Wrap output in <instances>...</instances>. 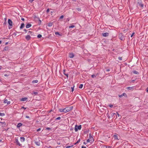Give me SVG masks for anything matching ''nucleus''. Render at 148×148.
Wrapping results in <instances>:
<instances>
[{
	"mask_svg": "<svg viewBox=\"0 0 148 148\" xmlns=\"http://www.w3.org/2000/svg\"><path fill=\"white\" fill-rule=\"evenodd\" d=\"M1 69V67L0 66V70Z\"/></svg>",
	"mask_w": 148,
	"mask_h": 148,
	"instance_id": "obj_64",
	"label": "nucleus"
},
{
	"mask_svg": "<svg viewBox=\"0 0 148 148\" xmlns=\"http://www.w3.org/2000/svg\"><path fill=\"white\" fill-rule=\"evenodd\" d=\"M42 37V35L40 34H39L37 36V37L38 38H40Z\"/></svg>",
	"mask_w": 148,
	"mask_h": 148,
	"instance_id": "obj_32",
	"label": "nucleus"
},
{
	"mask_svg": "<svg viewBox=\"0 0 148 148\" xmlns=\"http://www.w3.org/2000/svg\"><path fill=\"white\" fill-rule=\"evenodd\" d=\"M22 108H23L24 109H26V108H25V107H23H23H22Z\"/></svg>",
	"mask_w": 148,
	"mask_h": 148,
	"instance_id": "obj_57",
	"label": "nucleus"
},
{
	"mask_svg": "<svg viewBox=\"0 0 148 148\" xmlns=\"http://www.w3.org/2000/svg\"><path fill=\"white\" fill-rule=\"evenodd\" d=\"M41 130V129L40 128H39L37 130V131H40Z\"/></svg>",
	"mask_w": 148,
	"mask_h": 148,
	"instance_id": "obj_49",
	"label": "nucleus"
},
{
	"mask_svg": "<svg viewBox=\"0 0 148 148\" xmlns=\"http://www.w3.org/2000/svg\"><path fill=\"white\" fill-rule=\"evenodd\" d=\"M73 108V106H70L66 107L64 109V112H67L70 111L71 110H72Z\"/></svg>",
	"mask_w": 148,
	"mask_h": 148,
	"instance_id": "obj_1",
	"label": "nucleus"
},
{
	"mask_svg": "<svg viewBox=\"0 0 148 148\" xmlns=\"http://www.w3.org/2000/svg\"><path fill=\"white\" fill-rule=\"evenodd\" d=\"M2 42V41L1 40H0V44H1Z\"/></svg>",
	"mask_w": 148,
	"mask_h": 148,
	"instance_id": "obj_62",
	"label": "nucleus"
},
{
	"mask_svg": "<svg viewBox=\"0 0 148 148\" xmlns=\"http://www.w3.org/2000/svg\"><path fill=\"white\" fill-rule=\"evenodd\" d=\"M35 144L37 146H40V143L39 141H36L35 142Z\"/></svg>",
	"mask_w": 148,
	"mask_h": 148,
	"instance_id": "obj_18",
	"label": "nucleus"
},
{
	"mask_svg": "<svg viewBox=\"0 0 148 148\" xmlns=\"http://www.w3.org/2000/svg\"><path fill=\"white\" fill-rule=\"evenodd\" d=\"M8 24L10 26H12V21L10 19H8Z\"/></svg>",
	"mask_w": 148,
	"mask_h": 148,
	"instance_id": "obj_6",
	"label": "nucleus"
},
{
	"mask_svg": "<svg viewBox=\"0 0 148 148\" xmlns=\"http://www.w3.org/2000/svg\"><path fill=\"white\" fill-rule=\"evenodd\" d=\"M71 88L72 89L71 91L73 92L74 90V86L73 87H71Z\"/></svg>",
	"mask_w": 148,
	"mask_h": 148,
	"instance_id": "obj_43",
	"label": "nucleus"
},
{
	"mask_svg": "<svg viewBox=\"0 0 148 148\" xmlns=\"http://www.w3.org/2000/svg\"><path fill=\"white\" fill-rule=\"evenodd\" d=\"M63 73L65 75L66 77L68 78L69 77V74L66 73V70H64L63 71Z\"/></svg>",
	"mask_w": 148,
	"mask_h": 148,
	"instance_id": "obj_13",
	"label": "nucleus"
},
{
	"mask_svg": "<svg viewBox=\"0 0 148 148\" xmlns=\"http://www.w3.org/2000/svg\"><path fill=\"white\" fill-rule=\"evenodd\" d=\"M46 129L47 130H50L51 129L50 128L48 127H47L46 128Z\"/></svg>",
	"mask_w": 148,
	"mask_h": 148,
	"instance_id": "obj_53",
	"label": "nucleus"
},
{
	"mask_svg": "<svg viewBox=\"0 0 148 148\" xmlns=\"http://www.w3.org/2000/svg\"><path fill=\"white\" fill-rule=\"evenodd\" d=\"M8 74H5L4 75L5 76L7 77L10 75L9 74H10V72H8Z\"/></svg>",
	"mask_w": 148,
	"mask_h": 148,
	"instance_id": "obj_25",
	"label": "nucleus"
},
{
	"mask_svg": "<svg viewBox=\"0 0 148 148\" xmlns=\"http://www.w3.org/2000/svg\"><path fill=\"white\" fill-rule=\"evenodd\" d=\"M25 117L27 118H28V119H29L30 118L29 116H26Z\"/></svg>",
	"mask_w": 148,
	"mask_h": 148,
	"instance_id": "obj_51",
	"label": "nucleus"
},
{
	"mask_svg": "<svg viewBox=\"0 0 148 148\" xmlns=\"http://www.w3.org/2000/svg\"><path fill=\"white\" fill-rule=\"evenodd\" d=\"M67 20H68V21H69V18H67Z\"/></svg>",
	"mask_w": 148,
	"mask_h": 148,
	"instance_id": "obj_63",
	"label": "nucleus"
},
{
	"mask_svg": "<svg viewBox=\"0 0 148 148\" xmlns=\"http://www.w3.org/2000/svg\"><path fill=\"white\" fill-rule=\"evenodd\" d=\"M55 34L56 35H60V34L58 32H56Z\"/></svg>",
	"mask_w": 148,
	"mask_h": 148,
	"instance_id": "obj_38",
	"label": "nucleus"
},
{
	"mask_svg": "<svg viewBox=\"0 0 148 148\" xmlns=\"http://www.w3.org/2000/svg\"><path fill=\"white\" fill-rule=\"evenodd\" d=\"M61 119L60 117H58L56 119V120H60Z\"/></svg>",
	"mask_w": 148,
	"mask_h": 148,
	"instance_id": "obj_36",
	"label": "nucleus"
},
{
	"mask_svg": "<svg viewBox=\"0 0 148 148\" xmlns=\"http://www.w3.org/2000/svg\"><path fill=\"white\" fill-rule=\"evenodd\" d=\"M75 27V25H72L70 26L69 27V28H73Z\"/></svg>",
	"mask_w": 148,
	"mask_h": 148,
	"instance_id": "obj_33",
	"label": "nucleus"
},
{
	"mask_svg": "<svg viewBox=\"0 0 148 148\" xmlns=\"http://www.w3.org/2000/svg\"><path fill=\"white\" fill-rule=\"evenodd\" d=\"M133 73L134 74H137V75H138L139 74V72L137 71H133Z\"/></svg>",
	"mask_w": 148,
	"mask_h": 148,
	"instance_id": "obj_19",
	"label": "nucleus"
},
{
	"mask_svg": "<svg viewBox=\"0 0 148 148\" xmlns=\"http://www.w3.org/2000/svg\"><path fill=\"white\" fill-rule=\"evenodd\" d=\"M134 32L133 33H132V35H131V37H132L134 35Z\"/></svg>",
	"mask_w": 148,
	"mask_h": 148,
	"instance_id": "obj_45",
	"label": "nucleus"
},
{
	"mask_svg": "<svg viewBox=\"0 0 148 148\" xmlns=\"http://www.w3.org/2000/svg\"><path fill=\"white\" fill-rule=\"evenodd\" d=\"M82 148H86V147H84L83 146H82Z\"/></svg>",
	"mask_w": 148,
	"mask_h": 148,
	"instance_id": "obj_60",
	"label": "nucleus"
},
{
	"mask_svg": "<svg viewBox=\"0 0 148 148\" xmlns=\"http://www.w3.org/2000/svg\"><path fill=\"white\" fill-rule=\"evenodd\" d=\"M114 138L115 139H118V136L117 135H115L114 136Z\"/></svg>",
	"mask_w": 148,
	"mask_h": 148,
	"instance_id": "obj_35",
	"label": "nucleus"
},
{
	"mask_svg": "<svg viewBox=\"0 0 148 148\" xmlns=\"http://www.w3.org/2000/svg\"><path fill=\"white\" fill-rule=\"evenodd\" d=\"M109 106L110 108H112L113 106L112 105H110Z\"/></svg>",
	"mask_w": 148,
	"mask_h": 148,
	"instance_id": "obj_46",
	"label": "nucleus"
},
{
	"mask_svg": "<svg viewBox=\"0 0 148 148\" xmlns=\"http://www.w3.org/2000/svg\"><path fill=\"white\" fill-rule=\"evenodd\" d=\"M20 140L21 142H23L25 140V138L23 137H20Z\"/></svg>",
	"mask_w": 148,
	"mask_h": 148,
	"instance_id": "obj_14",
	"label": "nucleus"
},
{
	"mask_svg": "<svg viewBox=\"0 0 148 148\" xmlns=\"http://www.w3.org/2000/svg\"><path fill=\"white\" fill-rule=\"evenodd\" d=\"M146 91L148 92V87L147 88Z\"/></svg>",
	"mask_w": 148,
	"mask_h": 148,
	"instance_id": "obj_59",
	"label": "nucleus"
},
{
	"mask_svg": "<svg viewBox=\"0 0 148 148\" xmlns=\"http://www.w3.org/2000/svg\"><path fill=\"white\" fill-rule=\"evenodd\" d=\"M33 94L35 95H37L38 94V92H33Z\"/></svg>",
	"mask_w": 148,
	"mask_h": 148,
	"instance_id": "obj_39",
	"label": "nucleus"
},
{
	"mask_svg": "<svg viewBox=\"0 0 148 148\" xmlns=\"http://www.w3.org/2000/svg\"><path fill=\"white\" fill-rule=\"evenodd\" d=\"M8 49V47H5V48H4V50H7Z\"/></svg>",
	"mask_w": 148,
	"mask_h": 148,
	"instance_id": "obj_41",
	"label": "nucleus"
},
{
	"mask_svg": "<svg viewBox=\"0 0 148 148\" xmlns=\"http://www.w3.org/2000/svg\"><path fill=\"white\" fill-rule=\"evenodd\" d=\"M76 9L79 11H80L81 10V8H77Z\"/></svg>",
	"mask_w": 148,
	"mask_h": 148,
	"instance_id": "obj_30",
	"label": "nucleus"
},
{
	"mask_svg": "<svg viewBox=\"0 0 148 148\" xmlns=\"http://www.w3.org/2000/svg\"><path fill=\"white\" fill-rule=\"evenodd\" d=\"M116 113L118 117H119L120 116V115L118 113V112H116Z\"/></svg>",
	"mask_w": 148,
	"mask_h": 148,
	"instance_id": "obj_50",
	"label": "nucleus"
},
{
	"mask_svg": "<svg viewBox=\"0 0 148 148\" xmlns=\"http://www.w3.org/2000/svg\"><path fill=\"white\" fill-rule=\"evenodd\" d=\"M119 37L120 38V39L121 40H123V38L124 36H123V34L122 33H120L119 34Z\"/></svg>",
	"mask_w": 148,
	"mask_h": 148,
	"instance_id": "obj_5",
	"label": "nucleus"
},
{
	"mask_svg": "<svg viewBox=\"0 0 148 148\" xmlns=\"http://www.w3.org/2000/svg\"><path fill=\"white\" fill-rule=\"evenodd\" d=\"M49 12V9H48L47 10V12Z\"/></svg>",
	"mask_w": 148,
	"mask_h": 148,
	"instance_id": "obj_54",
	"label": "nucleus"
},
{
	"mask_svg": "<svg viewBox=\"0 0 148 148\" xmlns=\"http://www.w3.org/2000/svg\"><path fill=\"white\" fill-rule=\"evenodd\" d=\"M38 82V80H36L33 81L32 82L34 83H37Z\"/></svg>",
	"mask_w": 148,
	"mask_h": 148,
	"instance_id": "obj_23",
	"label": "nucleus"
},
{
	"mask_svg": "<svg viewBox=\"0 0 148 148\" xmlns=\"http://www.w3.org/2000/svg\"><path fill=\"white\" fill-rule=\"evenodd\" d=\"M118 59L120 60H122V57H118Z\"/></svg>",
	"mask_w": 148,
	"mask_h": 148,
	"instance_id": "obj_42",
	"label": "nucleus"
},
{
	"mask_svg": "<svg viewBox=\"0 0 148 148\" xmlns=\"http://www.w3.org/2000/svg\"><path fill=\"white\" fill-rule=\"evenodd\" d=\"M73 145H71V146H67L66 147V148H69L71 147H73Z\"/></svg>",
	"mask_w": 148,
	"mask_h": 148,
	"instance_id": "obj_34",
	"label": "nucleus"
},
{
	"mask_svg": "<svg viewBox=\"0 0 148 148\" xmlns=\"http://www.w3.org/2000/svg\"><path fill=\"white\" fill-rule=\"evenodd\" d=\"M21 20L22 21H25V19L24 18H21Z\"/></svg>",
	"mask_w": 148,
	"mask_h": 148,
	"instance_id": "obj_52",
	"label": "nucleus"
},
{
	"mask_svg": "<svg viewBox=\"0 0 148 148\" xmlns=\"http://www.w3.org/2000/svg\"><path fill=\"white\" fill-rule=\"evenodd\" d=\"M123 96H125V97H127V95L125 93H123L121 95H119V97L120 98L122 97Z\"/></svg>",
	"mask_w": 148,
	"mask_h": 148,
	"instance_id": "obj_8",
	"label": "nucleus"
},
{
	"mask_svg": "<svg viewBox=\"0 0 148 148\" xmlns=\"http://www.w3.org/2000/svg\"><path fill=\"white\" fill-rule=\"evenodd\" d=\"M52 24H53L52 23L50 22V23H49L48 25L49 26L51 27L52 26Z\"/></svg>",
	"mask_w": 148,
	"mask_h": 148,
	"instance_id": "obj_24",
	"label": "nucleus"
},
{
	"mask_svg": "<svg viewBox=\"0 0 148 148\" xmlns=\"http://www.w3.org/2000/svg\"><path fill=\"white\" fill-rule=\"evenodd\" d=\"M106 71H110V70H109V69H107V70H106Z\"/></svg>",
	"mask_w": 148,
	"mask_h": 148,
	"instance_id": "obj_61",
	"label": "nucleus"
},
{
	"mask_svg": "<svg viewBox=\"0 0 148 148\" xmlns=\"http://www.w3.org/2000/svg\"><path fill=\"white\" fill-rule=\"evenodd\" d=\"M109 34L108 33L106 32L103 34V36L104 37L108 36H109Z\"/></svg>",
	"mask_w": 148,
	"mask_h": 148,
	"instance_id": "obj_9",
	"label": "nucleus"
},
{
	"mask_svg": "<svg viewBox=\"0 0 148 148\" xmlns=\"http://www.w3.org/2000/svg\"><path fill=\"white\" fill-rule=\"evenodd\" d=\"M29 0V1L30 2H32L34 1V0Z\"/></svg>",
	"mask_w": 148,
	"mask_h": 148,
	"instance_id": "obj_55",
	"label": "nucleus"
},
{
	"mask_svg": "<svg viewBox=\"0 0 148 148\" xmlns=\"http://www.w3.org/2000/svg\"><path fill=\"white\" fill-rule=\"evenodd\" d=\"M137 4L138 5L140 6V7H143V5L142 3L141 0H138Z\"/></svg>",
	"mask_w": 148,
	"mask_h": 148,
	"instance_id": "obj_3",
	"label": "nucleus"
},
{
	"mask_svg": "<svg viewBox=\"0 0 148 148\" xmlns=\"http://www.w3.org/2000/svg\"><path fill=\"white\" fill-rule=\"evenodd\" d=\"M10 103V101H8L7 103V105H9Z\"/></svg>",
	"mask_w": 148,
	"mask_h": 148,
	"instance_id": "obj_47",
	"label": "nucleus"
},
{
	"mask_svg": "<svg viewBox=\"0 0 148 148\" xmlns=\"http://www.w3.org/2000/svg\"><path fill=\"white\" fill-rule=\"evenodd\" d=\"M104 147L103 148H111V147L110 146H106Z\"/></svg>",
	"mask_w": 148,
	"mask_h": 148,
	"instance_id": "obj_27",
	"label": "nucleus"
},
{
	"mask_svg": "<svg viewBox=\"0 0 148 148\" xmlns=\"http://www.w3.org/2000/svg\"><path fill=\"white\" fill-rule=\"evenodd\" d=\"M39 24L40 25L41 22V21L39 19Z\"/></svg>",
	"mask_w": 148,
	"mask_h": 148,
	"instance_id": "obj_56",
	"label": "nucleus"
},
{
	"mask_svg": "<svg viewBox=\"0 0 148 148\" xmlns=\"http://www.w3.org/2000/svg\"><path fill=\"white\" fill-rule=\"evenodd\" d=\"M91 142V141H90V139H88L87 140V143H88V142Z\"/></svg>",
	"mask_w": 148,
	"mask_h": 148,
	"instance_id": "obj_40",
	"label": "nucleus"
},
{
	"mask_svg": "<svg viewBox=\"0 0 148 148\" xmlns=\"http://www.w3.org/2000/svg\"><path fill=\"white\" fill-rule=\"evenodd\" d=\"M27 98H23L21 99V100L22 101H25L27 100Z\"/></svg>",
	"mask_w": 148,
	"mask_h": 148,
	"instance_id": "obj_21",
	"label": "nucleus"
},
{
	"mask_svg": "<svg viewBox=\"0 0 148 148\" xmlns=\"http://www.w3.org/2000/svg\"><path fill=\"white\" fill-rule=\"evenodd\" d=\"M80 139H79V140H78L77 141V143H79V141H80Z\"/></svg>",
	"mask_w": 148,
	"mask_h": 148,
	"instance_id": "obj_48",
	"label": "nucleus"
},
{
	"mask_svg": "<svg viewBox=\"0 0 148 148\" xmlns=\"http://www.w3.org/2000/svg\"><path fill=\"white\" fill-rule=\"evenodd\" d=\"M64 17V16L63 15H62L60 17V19H62Z\"/></svg>",
	"mask_w": 148,
	"mask_h": 148,
	"instance_id": "obj_44",
	"label": "nucleus"
},
{
	"mask_svg": "<svg viewBox=\"0 0 148 148\" xmlns=\"http://www.w3.org/2000/svg\"><path fill=\"white\" fill-rule=\"evenodd\" d=\"M5 115V114L4 113H0V116H3Z\"/></svg>",
	"mask_w": 148,
	"mask_h": 148,
	"instance_id": "obj_31",
	"label": "nucleus"
},
{
	"mask_svg": "<svg viewBox=\"0 0 148 148\" xmlns=\"http://www.w3.org/2000/svg\"><path fill=\"white\" fill-rule=\"evenodd\" d=\"M83 86V84H81L79 86V88H82V87Z\"/></svg>",
	"mask_w": 148,
	"mask_h": 148,
	"instance_id": "obj_29",
	"label": "nucleus"
},
{
	"mask_svg": "<svg viewBox=\"0 0 148 148\" xmlns=\"http://www.w3.org/2000/svg\"><path fill=\"white\" fill-rule=\"evenodd\" d=\"M60 112H64V109H60L59 110Z\"/></svg>",
	"mask_w": 148,
	"mask_h": 148,
	"instance_id": "obj_22",
	"label": "nucleus"
},
{
	"mask_svg": "<svg viewBox=\"0 0 148 148\" xmlns=\"http://www.w3.org/2000/svg\"><path fill=\"white\" fill-rule=\"evenodd\" d=\"M97 76V75L94 74V75H92L91 77H92L94 78L95 77H96Z\"/></svg>",
	"mask_w": 148,
	"mask_h": 148,
	"instance_id": "obj_28",
	"label": "nucleus"
},
{
	"mask_svg": "<svg viewBox=\"0 0 148 148\" xmlns=\"http://www.w3.org/2000/svg\"><path fill=\"white\" fill-rule=\"evenodd\" d=\"M6 123L5 122H0V126H1L2 127H4L5 126Z\"/></svg>",
	"mask_w": 148,
	"mask_h": 148,
	"instance_id": "obj_4",
	"label": "nucleus"
},
{
	"mask_svg": "<svg viewBox=\"0 0 148 148\" xmlns=\"http://www.w3.org/2000/svg\"><path fill=\"white\" fill-rule=\"evenodd\" d=\"M16 143L17 145H18L19 146H21V144H20L19 141L18 140V139H16Z\"/></svg>",
	"mask_w": 148,
	"mask_h": 148,
	"instance_id": "obj_16",
	"label": "nucleus"
},
{
	"mask_svg": "<svg viewBox=\"0 0 148 148\" xmlns=\"http://www.w3.org/2000/svg\"><path fill=\"white\" fill-rule=\"evenodd\" d=\"M87 142H84V144H85V145H86L87 144Z\"/></svg>",
	"mask_w": 148,
	"mask_h": 148,
	"instance_id": "obj_58",
	"label": "nucleus"
},
{
	"mask_svg": "<svg viewBox=\"0 0 148 148\" xmlns=\"http://www.w3.org/2000/svg\"><path fill=\"white\" fill-rule=\"evenodd\" d=\"M22 124L21 123H19L17 125V127L18 128L20 127L22 125Z\"/></svg>",
	"mask_w": 148,
	"mask_h": 148,
	"instance_id": "obj_17",
	"label": "nucleus"
},
{
	"mask_svg": "<svg viewBox=\"0 0 148 148\" xmlns=\"http://www.w3.org/2000/svg\"><path fill=\"white\" fill-rule=\"evenodd\" d=\"M25 38L27 40H30L31 37L29 35H27L25 37Z\"/></svg>",
	"mask_w": 148,
	"mask_h": 148,
	"instance_id": "obj_10",
	"label": "nucleus"
},
{
	"mask_svg": "<svg viewBox=\"0 0 148 148\" xmlns=\"http://www.w3.org/2000/svg\"><path fill=\"white\" fill-rule=\"evenodd\" d=\"M134 87H128L126 88V89L132 90L134 89Z\"/></svg>",
	"mask_w": 148,
	"mask_h": 148,
	"instance_id": "obj_7",
	"label": "nucleus"
},
{
	"mask_svg": "<svg viewBox=\"0 0 148 148\" xmlns=\"http://www.w3.org/2000/svg\"><path fill=\"white\" fill-rule=\"evenodd\" d=\"M32 26V25L30 24H27L26 26V27L27 28H28Z\"/></svg>",
	"mask_w": 148,
	"mask_h": 148,
	"instance_id": "obj_15",
	"label": "nucleus"
},
{
	"mask_svg": "<svg viewBox=\"0 0 148 148\" xmlns=\"http://www.w3.org/2000/svg\"><path fill=\"white\" fill-rule=\"evenodd\" d=\"M74 55L73 53H71L69 54V56L70 58H73L74 57Z\"/></svg>",
	"mask_w": 148,
	"mask_h": 148,
	"instance_id": "obj_12",
	"label": "nucleus"
},
{
	"mask_svg": "<svg viewBox=\"0 0 148 148\" xmlns=\"http://www.w3.org/2000/svg\"><path fill=\"white\" fill-rule=\"evenodd\" d=\"M32 32L31 31H29L28 32V34L30 35V34H31L32 35Z\"/></svg>",
	"mask_w": 148,
	"mask_h": 148,
	"instance_id": "obj_26",
	"label": "nucleus"
},
{
	"mask_svg": "<svg viewBox=\"0 0 148 148\" xmlns=\"http://www.w3.org/2000/svg\"><path fill=\"white\" fill-rule=\"evenodd\" d=\"M89 139L90 140L91 142H93L94 141L93 138L92 136H91L90 134L89 135Z\"/></svg>",
	"mask_w": 148,
	"mask_h": 148,
	"instance_id": "obj_11",
	"label": "nucleus"
},
{
	"mask_svg": "<svg viewBox=\"0 0 148 148\" xmlns=\"http://www.w3.org/2000/svg\"><path fill=\"white\" fill-rule=\"evenodd\" d=\"M81 128V125H80L77 126V125H75V132H77L78 130H80Z\"/></svg>",
	"mask_w": 148,
	"mask_h": 148,
	"instance_id": "obj_2",
	"label": "nucleus"
},
{
	"mask_svg": "<svg viewBox=\"0 0 148 148\" xmlns=\"http://www.w3.org/2000/svg\"><path fill=\"white\" fill-rule=\"evenodd\" d=\"M25 24L24 23H23L21 24V26L20 27L21 29H22L23 28V27H24Z\"/></svg>",
	"mask_w": 148,
	"mask_h": 148,
	"instance_id": "obj_20",
	"label": "nucleus"
},
{
	"mask_svg": "<svg viewBox=\"0 0 148 148\" xmlns=\"http://www.w3.org/2000/svg\"><path fill=\"white\" fill-rule=\"evenodd\" d=\"M8 101V100L6 99H5V100L4 101V103H7Z\"/></svg>",
	"mask_w": 148,
	"mask_h": 148,
	"instance_id": "obj_37",
	"label": "nucleus"
}]
</instances>
